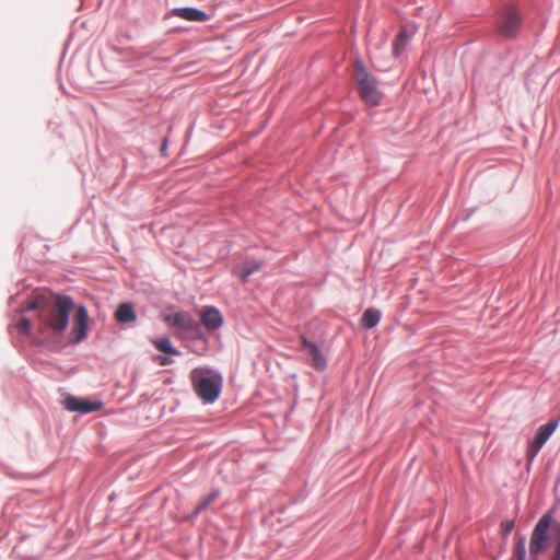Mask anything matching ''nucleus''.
Segmentation results:
<instances>
[{
	"instance_id": "4be33fe9",
	"label": "nucleus",
	"mask_w": 560,
	"mask_h": 560,
	"mask_svg": "<svg viewBox=\"0 0 560 560\" xmlns=\"http://www.w3.org/2000/svg\"><path fill=\"white\" fill-rule=\"evenodd\" d=\"M552 555L560 558V524L556 527V548Z\"/></svg>"
},
{
	"instance_id": "423d86ee",
	"label": "nucleus",
	"mask_w": 560,
	"mask_h": 560,
	"mask_svg": "<svg viewBox=\"0 0 560 560\" xmlns=\"http://www.w3.org/2000/svg\"><path fill=\"white\" fill-rule=\"evenodd\" d=\"M521 27V18L514 7L503 10L498 24V32L503 37H513Z\"/></svg>"
},
{
	"instance_id": "f3484780",
	"label": "nucleus",
	"mask_w": 560,
	"mask_h": 560,
	"mask_svg": "<svg viewBox=\"0 0 560 560\" xmlns=\"http://www.w3.org/2000/svg\"><path fill=\"white\" fill-rule=\"evenodd\" d=\"M513 553L515 560L526 559V538L524 536L517 535V540Z\"/></svg>"
},
{
	"instance_id": "1a4fd4ad",
	"label": "nucleus",
	"mask_w": 560,
	"mask_h": 560,
	"mask_svg": "<svg viewBox=\"0 0 560 560\" xmlns=\"http://www.w3.org/2000/svg\"><path fill=\"white\" fill-rule=\"evenodd\" d=\"M302 349L308 355V363L317 371H324L327 366V359L323 354V352L318 349V347L306 339V337H301Z\"/></svg>"
},
{
	"instance_id": "b1692460",
	"label": "nucleus",
	"mask_w": 560,
	"mask_h": 560,
	"mask_svg": "<svg viewBox=\"0 0 560 560\" xmlns=\"http://www.w3.org/2000/svg\"><path fill=\"white\" fill-rule=\"evenodd\" d=\"M396 38H398L399 40H401L402 43H405V44H406V42H407V35H406V32H405L404 30H401V31L398 33V35H397V37H396Z\"/></svg>"
},
{
	"instance_id": "7ed1b4c3",
	"label": "nucleus",
	"mask_w": 560,
	"mask_h": 560,
	"mask_svg": "<svg viewBox=\"0 0 560 560\" xmlns=\"http://www.w3.org/2000/svg\"><path fill=\"white\" fill-rule=\"evenodd\" d=\"M354 81L362 101L369 106L380 105L383 93L377 86V80L369 73L362 62L354 65Z\"/></svg>"
},
{
	"instance_id": "ddd939ff",
	"label": "nucleus",
	"mask_w": 560,
	"mask_h": 560,
	"mask_svg": "<svg viewBox=\"0 0 560 560\" xmlns=\"http://www.w3.org/2000/svg\"><path fill=\"white\" fill-rule=\"evenodd\" d=\"M261 267L262 262L260 261H247L235 267L233 272L245 282L252 273L260 270Z\"/></svg>"
},
{
	"instance_id": "412c9836",
	"label": "nucleus",
	"mask_w": 560,
	"mask_h": 560,
	"mask_svg": "<svg viewBox=\"0 0 560 560\" xmlns=\"http://www.w3.org/2000/svg\"><path fill=\"white\" fill-rule=\"evenodd\" d=\"M405 45L406 44L402 43L401 40H399L398 38L395 39L394 45H393V52H394L395 57L399 56L400 50L404 49Z\"/></svg>"
},
{
	"instance_id": "6e6552de",
	"label": "nucleus",
	"mask_w": 560,
	"mask_h": 560,
	"mask_svg": "<svg viewBox=\"0 0 560 560\" xmlns=\"http://www.w3.org/2000/svg\"><path fill=\"white\" fill-rule=\"evenodd\" d=\"M164 322L184 332L195 331L198 329L197 322L188 314L183 312H173L163 315Z\"/></svg>"
},
{
	"instance_id": "9b49d317",
	"label": "nucleus",
	"mask_w": 560,
	"mask_h": 560,
	"mask_svg": "<svg viewBox=\"0 0 560 560\" xmlns=\"http://www.w3.org/2000/svg\"><path fill=\"white\" fill-rule=\"evenodd\" d=\"M201 323L207 329L214 330L222 325L223 318L218 308L209 306L201 312Z\"/></svg>"
},
{
	"instance_id": "20e7f679",
	"label": "nucleus",
	"mask_w": 560,
	"mask_h": 560,
	"mask_svg": "<svg viewBox=\"0 0 560 560\" xmlns=\"http://www.w3.org/2000/svg\"><path fill=\"white\" fill-rule=\"evenodd\" d=\"M552 524L551 514H544L535 525L529 541V558L538 560V556L547 549L549 529Z\"/></svg>"
},
{
	"instance_id": "f03ea898",
	"label": "nucleus",
	"mask_w": 560,
	"mask_h": 560,
	"mask_svg": "<svg viewBox=\"0 0 560 560\" xmlns=\"http://www.w3.org/2000/svg\"><path fill=\"white\" fill-rule=\"evenodd\" d=\"M190 381L195 393L203 402L211 404L220 396L223 380L221 375L212 373L211 370L194 369L190 372Z\"/></svg>"
},
{
	"instance_id": "39448f33",
	"label": "nucleus",
	"mask_w": 560,
	"mask_h": 560,
	"mask_svg": "<svg viewBox=\"0 0 560 560\" xmlns=\"http://www.w3.org/2000/svg\"><path fill=\"white\" fill-rule=\"evenodd\" d=\"M89 330V314L85 306L80 305L75 308L72 328L69 335V340L72 343H79L86 338Z\"/></svg>"
},
{
	"instance_id": "0eeeda50",
	"label": "nucleus",
	"mask_w": 560,
	"mask_h": 560,
	"mask_svg": "<svg viewBox=\"0 0 560 560\" xmlns=\"http://www.w3.org/2000/svg\"><path fill=\"white\" fill-rule=\"evenodd\" d=\"M557 427H558V421L552 420V421H549L548 423L542 424L538 428L534 440L532 441V443L529 444V446L527 448L526 454H527V458L529 462L534 460V458L537 456V454L539 453L542 445L548 441V439L551 436V434L556 431Z\"/></svg>"
},
{
	"instance_id": "f8f14e48",
	"label": "nucleus",
	"mask_w": 560,
	"mask_h": 560,
	"mask_svg": "<svg viewBox=\"0 0 560 560\" xmlns=\"http://www.w3.org/2000/svg\"><path fill=\"white\" fill-rule=\"evenodd\" d=\"M173 14L187 21L205 22L208 14L196 8H177L173 10Z\"/></svg>"
},
{
	"instance_id": "5701e85b",
	"label": "nucleus",
	"mask_w": 560,
	"mask_h": 560,
	"mask_svg": "<svg viewBox=\"0 0 560 560\" xmlns=\"http://www.w3.org/2000/svg\"><path fill=\"white\" fill-rule=\"evenodd\" d=\"M156 361L159 362L160 365L162 366H165L167 364H170L172 361L170 359H167L166 357H159L156 358Z\"/></svg>"
},
{
	"instance_id": "dca6fc26",
	"label": "nucleus",
	"mask_w": 560,
	"mask_h": 560,
	"mask_svg": "<svg viewBox=\"0 0 560 560\" xmlns=\"http://www.w3.org/2000/svg\"><path fill=\"white\" fill-rule=\"evenodd\" d=\"M153 346L161 352L170 355H178L179 351L175 349L168 337H163L159 339H154L152 341Z\"/></svg>"
},
{
	"instance_id": "4468645a",
	"label": "nucleus",
	"mask_w": 560,
	"mask_h": 560,
	"mask_svg": "<svg viewBox=\"0 0 560 560\" xmlns=\"http://www.w3.org/2000/svg\"><path fill=\"white\" fill-rule=\"evenodd\" d=\"M115 318L120 324L131 323L135 322L137 318V315L133 311V307L129 303H122L118 306Z\"/></svg>"
},
{
	"instance_id": "f257e3e1",
	"label": "nucleus",
	"mask_w": 560,
	"mask_h": 560,
	"mask_svg": "<svg viewBox=\"0 0 560 560\" xmlns=\"http://www.w3.org/2000/svg\"><path fill=\"white\" fill-rule=\"evenodd\" d=\"M74 304L71 298L62 294L47 298L36 294L24 308L38 311L39 329L42 332L50 331L54 336H61L68 327L69 316Z\"/></svg>"
},
{
	"instance_id": "393cba45",
	"label": "nucleus",
	"mask_w": 560,
	"mask_h": 560,
	"mask_svg": "<svg viewBox=\"0 0 560 560\" xmlns=\"http://www.w3.org/2000/svg\"><path fill=\"white\" fill-rule=\"evenodd\" d=\"M550 560H560V558L556 555H552Z\"/></svg>"
},
{
	"instance_id": "6ab92c4d",
	"label": "nucleus",
	"mask_w": 560,
	"mask_h": 560,
	"mask_svg": "<svg viewBox=\"0 0 560 560\" xmlns=\"http://www.w3.org/2000/svg\"><path fill=\"white\" fill-rule=\"evenodd\" d=\"M515 523L512 520H508L501 523L500 533L503 537H506L514 528Z\"/></svg>"
},
{
	"instance_id": "a878e982",
	"label": "nucleus",
	"mask_w": 560,
	"mask_h": 560,
	"mask_svg": "<svg viewBox=\"0 0 560 560\" xmlns=\"http://www.w3.org/2000/svg\"><path fill=\"white\" fill-rule=\"evenodd\" d=\"M166 145H167V143H166V141H165V142L163 143V145H162V149H161V150H162V152L166 150Z\"/></svg>"
},
{
	"instance_id": "aec40b11",
	"label": "nucleus",
	"mask_w": 560,
	"mask_h": 560,
	"mask_svg": "<svg viewBox=\"0 0 560 560\" xmlns=\"http://www.w3.org/2000/svg\"><path fill=\"white\" fill-rule=\"evenodd\" d=\"M18 327L22 332L28 334L32 327V323L30 319L22 317L18 324Z\"/></svg>"
},
{
	"instance_id": "a211bd4d",
	"label": "nucleus",
	"mask_w": 560,
	"mask_h": 560,
	"mask_svg": "<svg viewBox=\"0 0 560 560\" xmlns=\"http://www.w3.org/2000/svg\"><path fill=\"white\" fill-rule=\"evenodd\" d=\"M218 491H212L209 493L197 506L196 513H199L200 511L208 508L209 504H211L217 498H218Z\"/></svg>"
},
{
	"instance_id": "9d476101",
	"label": "nucleus",
	"mask_w": 560,
	"mask_h": 560,
	"mask_svg": "<svg viewBox=\"0 0 560 560\" xmlns=\"http://www.w3.org/2000/svg\"><path fill=\"white\" fill-rule=\"evenodd\" d=\"M63 405L67 410L79 411L82 413L97 411L103 407L101 401H90L88 399L77 398L74 396H68L63 400Z\"/></svg>"
},
{
	"instance_id": "2eb2a0df",
	"label": "nucleus",
	"mask_w": 560,
	"mask_h": 560,
	"mask_svg": "<svg viewBox=\"0 0 560 560\" xmlns=\"http://www.w3.org/2000/svg\"><path fill=\"white\" fill-rule=\"evenodd\" d=\"M381 319V312L375 308H368L361 318V324L365 328L375 327Z\"/></svg>"
}]
</instances>
